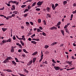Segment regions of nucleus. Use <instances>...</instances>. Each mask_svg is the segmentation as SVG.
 Here are the masks:
<instances>
[{"label":"nucleus","instance_id":"nucleus-28","mask_svg":"<svg viewBox=\"0 0 76 76\" xmlns=\"http://www.w3.org/2000/svg\"><path fill=\"white\" fill-rule=\"evenodd\" d=\"M63 2L64 5H65V4H67V2L66 1H63Z\"/></svg>","mask_w":76,"mask_h":76},{"label":"nucleus","instance_id":"nucleus-58","mask_svg":"<svg viewBox=\"0 0 76 76\" xmlns=\"http://www.w3.org/2000/svg\"><path fill=\"white\" fill-rule=\"evenodd\" d=\"M9 19H10V18H12V16H10L7 17Z\"/></svg>","mask_w":76,"mask_h":76},{"label":"nucleus","instance_id":"nucleus-62","mask_svg":"<svg viewBox=\"0 0 76 76\" xmlns=\"http://www.w3.org/2000/svg\"><path fill=\"white\" fill-rule=\"evenodd\" d=\"M41 55H43V53L42 52V50H41Z\"/></svg>","mask_w":76,"mask_h":76},{"label":"nucleus","instance_id":"nucleus-34","mask_svg":"<svg viewBox=\"0 0 76 76\" xmlns=\"http://www.w3.org/2000/svg\"><path fill=\"white\" fill-rule=\"evenodd\" d=\"M66 63H68V64H71V63L69 61H66Z\"/></svg>","mask_w":76,"mask_h":76},{"label":"nucleus","instance_id":"nucleus-41","mask_svg":"<svg viewBox=\"0 0 76 76\" xmlns=\"http://www.w3.org/2000/svg\"><path fill=\"white\" fill-rule=\"evenodd\" d=\"M40 10H41V9L39 8H37L36 9V10H37V11H40Z\"/></svg>","mask_w":76,"mask_h":76},{"label":"nucleus","instance_id":"nucleus-46","mask_svg":"<svg viewBox=\"0 0 76 76\" xmlns=\"http://www.w3.org/2000/svg\"><path fill=\"white\" fill-rule=\"evenodd\" d=\"M72 13L73 14H75V13H76V10H75V11H73Z\"/></svg>","mask_w":76,"mask_h":76},{"label":"nucleus","instance_id":"nucleus-24","mask_svg":"<svg viewBox=\"0 0 76 76\" xmlns=\"http://www.w3.org/2000/svg\"><path fill=\"white\" fill-rule=\"evenodd\" d=\"M23 51H24L25 53H28V52L25 49H23Z\"/></svg>","mask_w":76,"mask_h":76},{"label":"nucleus","instance_id":"nucleus-50","mask_svg":"<svg viewBox=\"0 0 76 76\" xmlns=\"http://www.w3.org/2000/svg\"><path fill=\"white\" fill-rule=\"evenodd\" d=\"M30 23L31 25H34V23H33V22H30Z\"/></svg>","mask_w":76,"mask_h":76},{"label":"nucleus","instance_id":"nucleus-23","mask_svg":"<svg viewBox=\"0 0 76 76\" xmlns=\"http://www.w3.org/2000/svg\"><path fill=\"white\" fill-rule=\"evenodd\" d=\"M26 6V5H23L21 6V8H24V7H25Z\"/></svg>","mask_w":76,"mask_h":76},{"label":"nucleus","instance_id":"nucleus-16","mask_svg":"<svg viewBox=\"0 0 76 76\" xmlns=\"http://www.w3.org/2000/svg\"><path fill=\"white\" fill-rule=\"evenodd\" d=\"M23 39V41H25L26 39L25 38V36L23 35L22 36V40Z\"/></svg>","mask_w":76,"mask_h":76},{"label":"nucleus","instance_id":"nucleus-64","mask_svg":"<svg viewBox=\"0 0 76 76\" xmlns=\"http://www.w3.org/2000/svg\"><path fill=\"white\" fill-rule=\"evenodd\" d=\"M73 15L72 14L71 15L70 18H73Z\"/></svg>","mask_w":76,"mask_h":76},{"label":"nucleus","instance_id":"nucleus-13","mask_svg":"<svg viewBox=\"0 0 76 76\" xmlns=\"http://www.w3.org/2000/svg\"><path fill=\"white\" fill-rule=\"evenodd\" d=\"M65 31L66 33H67L68 34H69V31L67 28L65 29Z\"/></svg>","mask_w":76,"mask_h":76},{"label":"nucleus","instance_id":"nucleus-39","mask_svg":"<svg viewBox=\"0 0 76 76\" xmlns=\"http://www.w3.org/2000/svg\"><path fill=\"white\" fill-rule=\"evenodd\" d=\"M28 63L30 64V65L31 64H32V60L30 61Z\"/></svg>","mask_w":76,"mask_h":76},{"label":"nucleus","instance_id":"nucleus-45","mask_svg":"<svg viewBox=\"0 0 76 76\" xmlns=\"http://www.w3.org/2000/svg\"><path fill=\"white\" fill-rule=\"evenodd\" d=\"M12 7L13 8L14 10H15V5H12Z\"/></svg>","mask_w":76,"mask_h":76},{"label":"nucleus","instance_id":"nucleus-43","mask_svg":"<svg viewBox=\"0 0 76 76\" xmlns=\"http://www.w3.org/2000/svg\"><path fill=\"white\" fill-rule=\"evenodd\" d=\"M45 54H49V52H48V51H46L45 52Z\"/></svg>","mask_w":76,"mask_h":76},{"label":"nucleus","instance_id":"nucleus-3","mask_svg":"<svg viewBox=\"0 0 76 76\" xmlns=\"http://www.w3.org/2000/svg\"><path fill=\"white\" fill-rule=\"evenodd\" d=\"M54 69H55L56 70H58L59 69H60V67L55 66L54 67Z\"/></svg>","mask_w":76,"mask_h":76},{"label":"nucleus","instance_id":"nucleus-29","mask_svg":"<svg viewBox=\"0 0 76 76\" xmlns=\"http://www.w3.org/2000/svg\"><path fill=\"white\" fill-rule=\"evenodd\" d=\"M18 11H14L13 12V13H15V15H17V13H18Z\"/></svg>","mask_w":76,"mask_h":76},{"label":"nucleus","instance_id":"nucleus-32","mask_svg":"<svg viewBox=\"0 0 76 76\" xmlns=\"http://www.w3.org/2000/svg\"><path fill=\"white\" fill-rule=\"evenodd\" d=\"M52 61L53 63H55V64H56V63H56V61H54V59H53Z\"/></svg>","mask_w":76,"mask_h":76},{"label":"nucleus","instance_id":"nucleus-35","mask_svg":"<svg viewBox=\"0 0 76 76\" xmlns=\"http://www.w3.org/2000/svg\"><path fill=\"white\" fill-rule=\"evenodd\" d=\"M42 34L43 35H44V36H46V34H45V33L44 32H43L42 33Z\"/></svg>","mask_w":76,"mask_h":76},{"label":"nucleus","instance_id":"nucleus-44","mask_svg":"<svg viewBox=\"0 0 76 76\" xmlns=\"http://www.w3.org/2000/svg\"><path fill=\"white\" fill-rule=\"evenodd\" d=\"M10 3H13V1H9L8 2V3H9L10 4Z\"/></svg>","mask_w":76,"mask_h":76},{"label":"nucleus","instance_id":"nucleus-19","mask_svg":"<svg viewBox=\"0 0 76 76\" xmlns=\"http://www.w3.org/2000/svg\"><path fill=\"white\" fill-rule=\"evenodd\" d=\"M2 29L3 31V32H5L6 30L7 29V28H2Z\"/></svg>","mask_w":76,"mask_h":76},{"label":"nucleus","instance_id":"nucleus-15","mask_svg":"<svg viewBox=\"0 0 76 76\" xmlns=\"http://www.w3.org/2000/svg\"><path fill=\"white\" fill-rule=\"evenodd\" d=\"M36 4H37V2H35L32 4V5L31 6V7H34V6H35L36 5Z\"/></svg>","mask_w":76,"mask_h":76},{"label":"nucleus","instance_id":"nucleus-49","mask_svg":"<svg viewBox=\"0 0 76 76\" xmlns=\"http://www.w3.org/2000/svg\"><path fill=\"white\" fill-rule=\"evenodd\" d=\"M28 41H32V39L30 38H29L28 39Z\"/></svg>","mask_w":76,"mask_h":76},{"label":"nucleus","instance_id":"nucleus-7","mask_svg":"<svg viewBox=\"0 0 76 76\" xmlns=\"http://www.w3.org/2000/svg\"><path fill=\"white\" fill-rule=\"evenodd\" d=\"M13 3L16 4V5H18L19 4V2H17L16 1H13Z\"/></svg>","mask_w":76,"mask_h":76},{"label":"nucleus","instance_id":"nucleus-2","mask_svg":"<svg viewBox=\"0 0 76 76\" xmlns=\"http://www.w3.org/2000/svg\"><path fill=\"white\" fill-rule=\"evenodd\" d=\"M43 1H39L37 3V5L38 6H41L42 5V4L43 3Z\"/></svg>","mask_w":76,"mask_h":76},{"label":"nucleus","instance_id":"nucleus-55","mask_svg":"<svg viewBox=\"0 0 76 76\" xmlns=\"http://www.w3.org/2000/svg\"><path fill=\"white\" fill-rule=\"evenodd\" d=\"M39 29H40V30H42L43 29L41 27H39Z\"/></svg>","mask_w":76,"mask_h":76},{"label":"nucleus","instance_id":"nucleus-14","mask_svg":"<svg viewBox=\"0 0 76 76\" xmlns=\"http://www.w3.org/2000/svg\"><path fill=\"white\" fill-rule=\"evenodd\" d=\"M61 32L62 33V35H63L64 36V31L63 30H61Z\"/></svg>","mask_w":76,"mask_h":76},{"label":"nucleus","instance_id":"nucleus-33","mask_svg":"<svg viewBox=\"0 0 76 76\" xmlns=\"http://www.w3.org/2000/svg\"><path fill=\"white\" fill-rule=\"evenodd\" d=\"M38 21L39 23H41V19H38Z\"/></svg>","mask_w":76,"mask_h":76},{"label":"nucleus","instance_id":"nucleus-20","mask_svg":"<svg viewBox=\"0 0 76 76\" xmlns=\"http://www.w3.org/2000/svg\"><path fill=\"white\" fill-rule=\"evenodd\" d=\"M50 9L49 7H47L46 8V10L48 12H50Z\"/></svg>","mask_w":76,"mask_h":76},{"label":"nucleus","instance_id":"nucleus-63","mask_svg":"<svg viewBox=\"0 0 76 76\" xmlns=\"http://www.w3.org/2000/svg\"><path fill=\"white\" fill-rule=\"evenodd\" d=\"M68 26L67 25H66L64 27V28H67Z\"/></svg>","mask_w":76,"mask_h":76},{"label":"nucleus","instance_id":"nucleus-18","mask_svg":"<svg viewBox=\"0 0 76 76\" xmlns=\"http://www.w3.org/2000/svg\"><path fill=\"white\" fill-rule=\"evenodd\" d=\"M36 60H37V58H34L33 59V63H35V61H36Z\"/></svg>","mask_w":76,"mask_h":76},{"label":"nucleus","instance_id":"nucleus-12","mask_svg":"<svg viewBox=\"0 0 76 76\" xmlns=\"http://www.w3.org/2000/svg\"><path fill=\"white\" fill-rule=\"evenodd\" d=\"M57 44V42H54L52 43V44H51V45H52V46H53V45H56V44Z\"/></svg>","mask_w":76,"mask_h":76},{"label":"nucleus","instance_id":"nucleus-30","mask_svg":"<svg viewBox=\"0 0 76 76\" xmlns=\"http://www.w3.org/2000/svg\"><path fill=\"white\" fill-rule=\"evenodd\" d=\"M6 4V5H7V6H9V7L10 6V4H7V3H5Z\"/></svg>","mask_w":76,"mask_h":76},{"label":"nucleus","instance_id":"nucleus-9","mask_svg":"<svg viewBox=\"0 0 76 76\" xmlns=\"http://www.w3.org/2000/svg\"><path fill=\"white\" fill-rule=\"evenodd\" d=\"M52 7L53 8V10H55V9H56V7L55 6L54 7V4H53L52 5Z\"/></svg>","mask_w":76,"mask_h":76},{"label":"nucleus","instance_id":"nucleus-17","mask_svg":"<svg viewBox=\"0 0 76 76\" xmlns=\"http://www.w3.org/2000/svg\"><path fill=\"white\" fill-rule=\"evenodd\" d=\"M20 42L21 45H22V46H24V43H23V41H22V40H20Z\"/></svg>","mask_w":76,"mask_h":76},{"label":"nucleus","instance_id":"nucleus-48","mask_svg":"<svg viewBox=\"0 0 76 76\" xmlns=\"http://www.w3.org/2000/svg\"><path fill=\"white\" fill-rule=\"evenodd\" d=\"M58 6V4H55V8H56V7H57V6Z\"/></svg>","mask_w":76,"mask_h":76},{"label":"nucleus","instance_id":"nucleus-25","mask_svg":"<svg viewBox=\"0 0 76 76\" xmlns=\"http://www.w3.org/2000/svg\"><path fill=\"white\" fill-rule=\"evenodd\" d=\"M8 72H12V71L11 69H7V71Z\"/></svg>","mask_w":76,"mask_h":76},{"label":"nucleus","instance_id":"nucleus-22","mask_svg":"<svg viewBox=\"0 0 76 76\" xmlns=\"http://www.w3.org/2000/svg\"><path fill=\"white\" fill-rule=\"evenodd\" d=\"M31 42L32 43V44H37V42L35 41H31Z\"/></svg>","mask_w":76,"mask_h":76},{"label":"nucleus","instance_id":"nucleus-21","mask_svg":"<svg viewBox=\"0 0 76 76\" xmlns=\"http://www.w3.org/2000/svg\"><path fill=\"white\" fill-rule=\"evenodd\" d=\"M2 42L3 44H4V43H6V42H7V40H3L2 41Z\"/></svg>","mask_w":76,"mask_h":76},{"label":"nucleus","instance_id":"nucleus-57","mask_svg":"<svg viewBox=\"0 0 76 76\" xmlns=\"http://www.w3.org/2000/svg\"><path fill=\"white\" fill-rule=\"evenodd\" d=\"M15 16V14H12V15L11 16H12V17H14V16Z\"/></svg>","mask_w":76,"mask_h":76},{"label":"nucleus","instance_id":"nucleus-31","mask_svg":"<svg viewBox=\"0 0 76 76\" xmlns=\"http://www.w3.org/2000/svg\"><path fill=\"white\" fill-rule=\"evenodd\" d=\"M26 23L27 25H30L29 23L28 22H26Z\"/></svg>","mask_w":76,"mask_h":76},{"label":"nucleus","instance_id":"nucleus-6","mask_svg":"<svg viewBox=\"0 0 76 76\" xmlns=\"http://www.w3.org/2000/svg\"><path fill=\"white\" fill-rule=\"evenodd\" d=\"M50 30H54V29H57V27L53 26L50 28Z\"/></svg>","mask_w":76,"mask_h":76},{"label":"nucleus","instance_id":"nucleus-51","mask_svg":"<svg viewBox=\"0 0 76 76\" xmlns=\"http://www.w3.org/2000/svg\"><path fill=\"white\" fill-rule=\"evenodd\" d=\"M24 17H26L27 16H28V14H24Z\"/></svg>","mask_w":76,"mask_h":76},{"label":"nucleus","instance_id":"nucleus-10","mask_svg":"<svg viewBox=\"0 0 76 76\" xmlns=\"http://www.w3.org/2000/svg\"><path fill=\"white\" fill-rule=\"evenodd\" d=\"M7 42H10L12 41V39L10 38L8 39L7 40Z\"/></svg>","mask_w":76,"mask_h":76},{"label":"nucleus","instance_id":"nucleus-26","mask_svg":"<svg viewBox=\"0 0 76 76\" xmlns=\"http://www.w3.org/2000/svg\"><path fill=\"white\" fill-rule=\"evenodd\" d=\"M60 24H61V22L59 21L57 23V26H58L60 25Z\"/></svg>","mask_w":76,"mask_h":76},{"label":"nucleus","instance_id":"nucleus-27","mask_svg":"<svg viewBox=\"0 0 76 76\" xmlns=\"http://www.w3.org/2000/svg\"><path fill=\"white\" fill-rule=\"evenodd\" d=\"M48 47H49V46L48 45H45V47H44V48H46V49H47V48H48Z\"/></svg>","mask_w":76,"mask_h":76},{"label":"nucleus","instance_id":"nucleus-4","mask_svg":"<svg viewBox=\"0 0 76 76\" xmlns=\"http://www.w3.org/2000/svg\"><path fill=\"white\" fill-rule=\"evenodd\" d=\"M11 53H14V51H15V50L14 49V47L13 46H12L11 48V49L10 50Z\"/></svg>","mask_w":76,"mask_h":76},{"label":"nucleus","instance_id":"nucleus-53","mask_svg":"<svg viewBox=\"0 0 76 76\" xmlns=\"http://www.w3.org/2000/svg\"><path fill=\"white\" fill-rule=\"evenodd\" d=\"M13 39H14V40H15V39H16V37H15V36H13Z\"/></svg>","mask_w":76,"mask_h":76},{"label":"nucleus","instance_id":"nucleus-52","mask_svg":"<svg viewBox=\"0 0 76 76\" xmlns=\"http://www.w3.org/2000/svg\"><path fill=\"white\" fill-rule=\"evenodd\" d=\"M26 2H32V0H27L26 1Z\"/></svg>","mask_w":76,"mask_h":76},{"label":"nucleus","instance_id":"nucleus-56","mask_svg":"<svg viewBox=\"0 0 76 76\" xmlns=\"http://www.w3.org/2000/svg\"><path fill=\"white\" fill-rule=\"evenodd\" d=\"M22 56H23V57L25 58V56H26V55H25V54H23L22 55Z\"/></svg>","mask_w":76,"mask_h":76},{"label":"nucleus","instance_id":"nucleus-59","mask_svg":"<svg viewBox=\"0 0 76 76\" xmlns=\"http://www.w3.org/2000/svg\"><path fill=\"white\" fill-rule=\"evenodd\" d=\"M42 59H43V58H41L40 59L39 61V62H41L42 60Z\"/></svg>","mask_w":76,"mask_h":76},{"label":"nucleus","instance_id":"nucleus-40","mask_svg":"<svg viewBox=\"0 0 76 76\" xmlns=\"http://www.w3.org/2000/svg\"><path fill=\"white\" fill-rule=\"evenodd\" d=\"M43 22H44V24L46 25L47 24V23H46V21L45 20H43Z\"/></svg>","mask_w":76,"mask_h":76},{"label":"nucleus","instance_id":"nucleus-47","mask_svg":"<svg viewBox=\"0 0 76 76\" xmlns=\"http://www.w3.org/2000/svg\"><path fill=\"white\" fill-rule=\"evenodd\" d=\"M18 51L19 53H21V52H22V50H21V49H19Z\"/></svg>","mask_w":76,"mask_h":76},{"label":"nucleus","instance_id":"nucleus-5","mask_svg":"<svg viewBox=\"0 0 76 76\" xmlns=\"http://www.w3.org/2000/svg\"><path fill=\"white\" fill-rule=\"evenodd\" d=\"M12 62L13 64V65L15 66H16V64H17V63H16L14 61H12Z\"/></svg>","mask_w":76,"mask_h":76},{"label":"nucleus","instance_id":"nucleus-54","mask_svg":"<svg viewBox=\"0 0 76 76\" xmlns=\"http://www.w3.org/2000/svg\"><path fill=\"white\" fill-rule=\"evenodd\" d=\"M47 15L48 17L49 18H51V16L50 15V14H47Z\"/></svg>","mask_w":76,"mask_h":76},{"label":"nucleus","instance_id":"nucleus-11","mask_svg":"<svg viewBox=\"0 0 76 76\" xmlns=\"http://www.w3.org/2000/svg\"><path fill=\"white\" fill-rule=\"evenodd\" d=\"M37 54H38V52H35L32 54V56H35L36 55H37Z\"/></svg>","mask_w":76,"mask_h":76},{"label":"nucleus","instance_id":"nucleus-42","mask_svg":"<svg viewBox=\"0 0 76 76\" xmlns=\"http://www.w3.org/2000/svg\"><path fill=\"white\" fill-rule=\"evenodd\" d=\"M18 74L19 75H20V76H26L22 74L19 73Z\"/></svg>","mask_w":76,"mask_h":76},{"label":"nucleus","instance_id":"nucleus-38","mask_svg":"<svg viewBox=\"0 0 76 76\" xmlns=\"http://www.w3.org/2000/svg\"><path fill=\"white\" fill-rule=\"evenodd\" d=\"M37 32H41V31L39 28H38L37 29Z\"/></svg>","mask_w":76,"mask_h":76},{"label":"nucleus","instance_id":"nucleus-36","mask_svg":"<svg viewBox=\"0 0 76 76\" xmlns=\"http://www.w3.org/2000/svg\"><path fill=\"white\" fill-rule=\"evenodd\" d=\"M35 34H34L33 35L31 36V37L32 38H34V37H35Z\"/></svg>","mask_w":76,"mask_h":76},{"label":"nucleus","instance_id":"nucleus-61","mask_svg":"<svg viewBox=\"0 0 76 76\" xmlns=\"http://www.w3.org/2000/svg\"><path fill=\"white\" fill-rule=\"evenodd\" d=\"M19 46H20V48H22V45H21V44L19 45Z\"/></svg>","mask_w":76,"mask_h":76},{"label":"nucleus","instance_id":"nucleus-37","mask_svg":"<svg viewBox=\"0 0 76 76\" xmlns=\"http://www.w3.org/2000/svg\"><path fill=\"white\" fill-rule=\"evenodd\" d=\"M31 7L30 6V5H28V9L29 10V9H31Z\"/></svg>","mask_w":76,"mask_h":76},{"label":"nucleus","instance_id":"nucleus-1","mask_svg":"<svg viewBox=\"0 0 76 76\" xmlns=\"http://www.w3.org/2000/svg\"><path fill=\"white\" fill-rule=\"evenodd\" d=\"M13 58L12 57H7V58L4 61H3V63L4 64H6L7 63H9V60H12Z\"/></svg>","mask_w":76,"mask_h":76},{"label":"nucleus","instance_id":"nucleus-60","mask_svg":"<svg viewBox=\"0 0 76 76\" xmlns=\"http://www.w3.org/2000/svg\"><path fill=\"white\" fill-rule=\"evenodd\" d=\"M73 6L74 7H75V6H76V4L75 3H74L73 4Z\"/></svg>","mask_w":76,"mask_h":76},{"label":"nucleus","instance_id":"nucleus-8","mask_svg":"<svg viewBox=\"0 0 76 76\" xmlns=\"http://www.w3.org/2000/svg\"><path fill=\"white\" fill-rule=\"evenodd\" d=\"M32 40L33 41H39V39H35V38H33L32 39Z\"/></svg>","mask_w":76,"mask_h":76}]
</instances>
